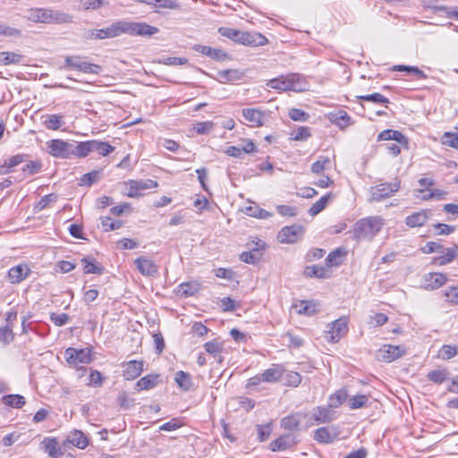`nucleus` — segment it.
<instances>
[{
	"instance_id": "f257e3e1",
	"label": "nucleus",
	"mask_w": 458,
	"mask_h": 458,
	"mask_svg": "<svg viewBox=\"0 0 458 458\" xmlns=\"http://www.w3.org/2000/svg\"><path fill=\"white\" fill-rule=\"evenodd\" d=\"M218 32L221 36L244 46H264L267 42L266 37L259 32L241 31L226 27L219 28Z\"/></svg>"
},
{
	"instance_id": "f03ea898",
	"label": "nucleus",
	"mask_w": 458,
	"mask_h": 458,
	"mask_svg": "<svg viewBox=\"0 0 458 458\" xmlns=\"http://www.w3.org/2000/svg\"><path fill=\"white\" fill-rule=\"evenodd\" d=\"M383 219L380 216H369L358 220L353 225V239L361 241L373 238L382 228Z\"/></svg>"
},
{
	"instance_id": "7ed1b4c3",
	"label": "nucleus",
	"mask_w": 458,
	"mask_h": 458,
	"mask_svg": "<svg viewBox=\"0 0 458 458\" xmlns=\"http://www.w3.org/2000/svg\"><path fill=\"white\" fill-rule=\"evenodd\" d=\"M47 153L59 159H70L79 157L78 143L73 144L61 139H53L46 143Z\"/></svg>"
},
{
	"instance_id": "20e7f679",
	"label": "nucleus",
	"mask_w": 458,
	"mask_h": 458,
	"mask_svg": "<svg viewBox=\"0 0 458 458\" xmlns=\"http://www.w3.org/2000/svg\"><path fill=\"white\" fill-rule=\"evenodd\" d=\"M301 75L299 73H290L287 75H282L277 78H274L267 81V85L274 89L281 91H304L306 83L301 81Z\"/></svg>"
},
{
	"instance_id": "39448f33",
	"label": "nucleus",
	"mask_w": 458,
	"mask_h": 458,
	"mask_svg": "<svg viewBox=\"0 0 458 458\" xmlns=\"http://www.w3.org/2000/svg\"><path fill=\"white\" fill-rule=\"evenodd\" d=\"M120 35L126 33L131 36L151 37L159 31V29L146 22L118 21Z\"/></svg>"
},
{
	"instance_id": "423d86ee",
	"label": "nucleus",
	"mask_w": 458,
	"mask_h": 458,
	"mask_svg": "<svg viewBox=\"0 0 458 458\" xmlns=\"http://www.w3.org/2000/svg\"><path fill=\"white\" fill-rule=\"evenodd\" d=\"M114 150V147L111 146L108 142L91 140L87 141L78 142L79 157H86L91 152L106 157Z\"/></svg>"
},
{
	"instance_id": "0eeeda50",
	"label": "nucleus",
	"mask_w": 458,
	"mask_h": 458,
	"mask_svg": "<svg viewBox=\"0 0 458 458\" xmlns=\"http://www.w3.org/2000/svg\"><path fill=\"white\" fill-rule=\"evenodd\" d=\"M401 182L398 179H394L391 182H383L370 188L371 202H379L386 198L393 196L400 189Z\"/></svg>"
},
{
	"instance_id": "6e6552de",
	"label": "nucleus",
	"mask_w": 458,
	"mask_h": 458,
	"mask_svg": "<svg viewBox=\"0 0 458 458\" xmlns=\"http://www.w3.org/2000/svg\"><path fill=\"white\" fill-rule=\"evenodd\" d=\"M304 232V227L299 224L284 226L277 233V240L284 244H293L302 239Z\"/></svg>"
},
{
	"instance_id": "1a4fd4ad",
	"label": "nucleus",
	"mask_w": 458,
	"mask_h": 458,
	"mask_svg": "<svg viewBox=\"0 0 458 458\" xmlns=\"http://www.w3.org/2000/svg\"><path fill=\"white\" fill-rule=\"evenodd\" d=\"M120 35L118 21L113 23L110 27L106 29L96 30H84L81 38L88 40H98L105 38H112Z\"/></svg>"
},
{
	"instance_id": "9d476101",
	"label": "nucleus",
	"mask_w": 458,
	"mask_h": 458,
	"mask_svg": "<svg viewBox=\"0 0 458 458\" xmlns=\"http://www.w3.org/2000/svg\"><path fill=\"white\" fill-rule=\"evenodd\" d=\"M66 361L72 366L79 364H89L91 361L92 352L89 348H72L69 347L64 352Z\"/></svg>"
},
{
	"instance_id": "9b49d317",
	"label": "nucleus",
	"mask_w": 458,
	"mask_h": 458,
	"mask_svg": "<svg viewBox=\"0 0 458 458\" xmlns=\"http://www.w3.org/2000/svg\"><path fill=\"white\" fill-rule=\"evenodd\" d=\"M311 416L317 424L330 423L337 419L336 411L329 407L328 404L314 407Z\"/></svg>"
},
{
	"instance_id": "f8f14e48",
	"label": "nucleus",
	"mask_w": 458,
	"mask_h": 458,
	"mask_svg": "<svg viewBox=\"0 0 458 458\" xmlns=\"http://www.w3.org/2000/svg\"><path fill=\"white\" fill-rule=\"evenodd\" d=\"M405 348L400 345L385 344L378 351V359L385 362H391L405 354Z\"/></svg>"
},
{
	"instance_id": "ddd939ff",
	"label": "nucleus",
	"mask_w": 458,
	"mask_h": 458,
	"mask_svg": "<svg viewBox=\"0 0 458 458\" xmlns=\"http://www.w3.org/2000/svg\"><path fill=\"white\" fill-rule=\"evenodd\" d=\"M338 436L339 430L335 425L318 428L314 432V439L320 444H331Z\"/></svg>"
},
{
	"instance_id": "4468645a",
	"label": "nucleus",
	"mask_w": 458,
	"mask_h": 458,
	"mask_svg": "<svg viewBox=\"0 0 458 458\" xmlns=\"http://www.w3.org/2000/svg\"><path fill=\"white\" fill-rule=\"evenodd\" d=\"M144 370V361L132 360L123 364V377L126 380H134Z\"/></svg>"
},
{
	"instance_id": "2eb2a0df",
	"label": "nucleus",
	"mask_w": 458,
	"mask_h": 458,
	"mask_svg": "<svg viewBox=\"0 0 458 458\" xmlns=\"http://www.w3.org/2000/svg\"><path fill=\"white\" fill-rule=\"evenodd\" d=\"M423 279L424 288L433 291L443 286L447 281V276L443 273L432 272L425 274Z\"/></svg>"
},
{
	"instance_id": "dca6fc26",
	"label": "nucleus",
	"mask_w": 458,
	"mask_h": 458,
	"mask_svg": "<svg viewBox=\"0 0 458 458\" xmlns=\"http://www.w3.org/2000/svg\"><path fill=\"white\" fill-rule=\"evenodd\" d=\"M157 186V182L151 179L131 181V187L127 195L130 198H135L141 195L142 191L154 189Z\"/></svg>"
},
{
	"instance_id": "f3484780",
	"label": "nucleus",
	"mask_w": 458,
	"mask_h": 458,
	"mask_svg": "<svg viewBox=\"0 0 458 458\" xmlns=\"http://www.w3.org/2000/svg\"><path fill=\"white\" fill-rule=\"evenodd\" d=\"M348 331L346 318L335 320L327 333L330 335V342L337 343Z\"/></svg>"
},
{
	"instance_id": "a211bd4d",
	"label": "nucleus",
	"mask_w": 458,
	"mask_h": 458,
	"mask_svg": "<svg viewBox=\"0 0 458 458\" xmlns=\"http://www.w3.org/2000/svg\"><path fill=\"white\" fill-rule=\"evenodd\" d=\"M192 49L216 61H224L228 58L227 53L222 49L212 48L211 47L195 44Z\"/></svg>"
},
{
	"instance_id": "6ab92c4d",
	"label": "nucleus",
	"mask_w": 458,
	"mask_h": 458,
	"mask_svg": "<svg viewBox=\"0 0 458 458\" xmlns=\"http://www.w3.org/2000/svg\"><path fill=\"white\" fill-rule=\"evenodd\" d=\"M134 264L140 273L146 276H152L158 272L157 266L150 259L141 256L134 260Z\"/></svg>"
},
{
	"instance_id": "aec40b11",
	"label": "nucleus",
	"mask_w": 458,
	"mask_h": 458,
	"mask_svg": "<svg viewBox=\"0 0 458 458\" xmlns=\"http://www.w3.org/2000/svg\"><path fill=\"white\" fill-rule=\"evenodd\" d=\"M17 320V311L12 309L6 313L5 325L2 327V342L6 344L13 339V323Z\"/></svg>"
},
{
	"instance_id": "412c9836",
	"label": "nucleus",
	"mask_w": 458,
	"mask_h": 458,
	"mask_svg": "<svg viewBox=\"0 0 458 458\" xmlns=\"http://www.w3.org/2000/svg\"><path fill=\"white\" fill-rule=\"evenodd\" d=\"M41 449L51 458H61L64 455V452L55 437H46L41 442Z\"/></svg>"
},
{
	"instance_id": "4be33fe9",
	"label": "nucleus",
	"mask_w": 458,
	"mask_h": 458,
	"mask_svg": "<svg viewBox=\"0 0 458 458\" xmlns=\"http://www.w3.org/2000/svg\"><path fill=\"white\" fill-rule=\"evenodd\" d=\"M294 445V437L291 434H284L272 441L269 445V448L273 452H279L287 450Z\"/></svg>"
},
{
	"instance_id": "5701e85b",
	"label": "nucleus",
	"mask_w": 458,
	"mask_h": 458,
	"mask_svg": "<svg viewBox=\"0 0 458 458\" xmlns=\"http://www.w3.org/2000/svg\"><path fill=\"white\" fill-rule=\"evenodd\" d=\"M30 272L27 265H17L8 271L7 277L12 284H19L28 277Z\"/></svg>"
},
{
	"instance_id": "b1692460",
	"label": "nucleus",
	"mask_w": 458,
	"mask_h": 458,
	"mask_svg": "<svg viewBox=\"0 0 458 458\" xmlns=\"http://www.w3.org/2000/svg\"><path fill=\"white\" fill-rule=\"evenodd\" d=\"M394 140L401 145H408V139L399 131L386 129L377 135V141Z\"/></svg>"
},
{
	"instance_id": "393cba45",
	"label": "nucleus",
	"mask_w": 458,
	"mask_h": 458,
	"mask_svg": "<svg viewBox=\"0 0 458 458\" xmlns=\"http://www.w3.org/2000/svg\"><path fill=\"white\" fill-rule=\"evenodd\" d=\"M242 115L252 126L259 127L264 124L265 114L259 109L244 108Z\"/></svg>"
},
{
	"instance_id": "a878e982",
	"label": "nucleus",
	"mask_w": 458,
	"mask_h": 458,
	"mask_svg": "<svg viewBox=\"0 0 458 458\" xmlns=\"http://www.w3.org/2000/svg\"><path fill=\"white\" fill-rule=\"evenodd\" d=\"M284 372V366L281 364H274L271 368L261 373L263 382L276 383L280 380Z\"/></svg>"
},
{
	"instance_id": "bb28decb",
	"label": "nucleus",
	"mask_w": 458,
	"mask_h": 458,
	"mask_svg": "<svg viewBox=\"0 0 458 458\" xmlns=\"http://www.w3.org/2000/svg\"><path fill=\"white\" fill-rule=\"evenodd\" d=\"M304 417L305 415H303L301 412H295L286 417H284L280 422L281 428L290 431L297 430Z\"/></svg>"
},
{
	"instance_id": "cd10ccee",
	"label": "nucleus",
	"mask_w": 458,
	"mask_h": 458,
	"mask_svg": "<svg viewBox=\"0 0 458 458\" xmlns=\"http://www.w3.org/2000/svg\"><path fill=\"white\" fill-rule=\"evenodd\" d=\"M26 404V399L23 395L18 394H10L2 395V405L13 409H21Z\"/></svg>"
},
{
	"instance_id": "c85d7f7f",
	"label": "nucleus",
	"mask_w": 458,
	"mask_h": 458,
	"mask_svg": "<svg viewBox=\"0 0 458 458\" xmlns=\"http://www.w3.org/2000/svg\"><path fill=\"white\" fill-rule=\"evenodd\" d=\"M205 351L212 355L218 363H222L224 359L220 355L223 351V343L218 339H214L204 344Z\"/></svg>"
},
{
	"instance_id": "c756f323",
	"label": "nucleus",
	"mask_w": 458,
	"mask_h": 458,
	"mask_svg": "<svg viewBox=\"0 0 458 458\" xmlns=\"http://www.w3.org/2000/svg\"><path fill=\"white\" fill-rule=\"evenodd\" d=\"M67 441L80 449H85L89 445V438L81 430L74 429L70 432L67 437Z\"/></svg>"
},
{
	"instance_id": "7c9ffc66",
	"label": "nucleus",
	"mask_w": 458,
	"mask_h": 458,
	"mask_svg": "<svg viewBox=\"0 0 458 458\" xmlns=\"http://www.w3.org/2000/svg\"><path fill=\"white\" fill-rule=\"evenodd\" d=\"M428 218V212L426 210H420L419 212L412 213L405 218V224L409 227H419L425 225Z\"/></svg>"
},
{
	"instance_id": "2f4dec72",
	"label": "nucleus",
	"mask_w": 458,
	"mask_h": 458,
	"mask_svg": "<svg viewBox=\"0 0 458 458\" xmlns=\"http://www.w3.org/2000/svg\"><path fill=\"white\" fill-rule=\"evenodd\" d=\"M199 291V284L197 282L182 283L177 286L176 294L180 297H191Z\"/></svg>"
},
{
	"instance_id": "473e14b6",
	"label": "nucleus",
	"mask_w": 458,
	"mask_h": 458,
	"mask_svg": "<svg viewBox=\"0 0 458 458\" xmlns=\"http://www.w3.org/2000/svg\"><path fill=\"white\" fill-rule=\"evenodd\" d=\"M81 261L83 265V270L85 274H103L104 267L100 264L97 263L93 257L86 256L82 258Z\"/></svg>"
},
{
	"instance_id": "72a5a7b5",
	"label": "nucleus",
	"mask_w": 458,
	"mask_h": 458,
	"mask_svg": "<svg viewBox=\"0 0 458 458\" xmlns=\"http://www.w3.org/2000/svg\"><path fill=\"white\" fill-rule=\"evenodd\" d=\"M159 377L158 374H148L141 377L136 383L137 391L149 390L156 387L159 382Z\"/></svg>"
},
{
	"instance_id": "f704fd0d",
	"label": "nucleus",
	"mask_w": 458,
	"mask_h": 458,
	"mask_svg": "<svg viewBox=\"0 0 458 458\" xmlns=\"http://www.w3.org/2000/svg\"><path fill=\"white\" fill-rule=\"evenodd\" d=\"M243 212L245 215L259 218V219H267L273 216L272 213L261 208L259 205L254 202H251L250 205L244 208Z\"/></svg>"
},
{
	"instance_id": "c9c22d12",
	"label": "nucleus",
	"mask_w": 458,
	"mask_h": 458,
	"mask_svg": "<svg viewBox=\"0 0 458 458\" xmlns=\"http://www.w3.org/2000/svg\"><path fill=\"white\" fill-rule=\"evenodd\" d=\"M72 15L58 10L48 9V23L64 24L72 22Z\"/></svg>"
},
{
	"instance_id": "e433bc0d",
	"label": "nucleus",
	"mask_w": 458,
	"mask_h": 458,
	"mask_svg": "<svg viewBox=\"0 0 458 458\" xmlns=\"http://www.w3.org/2000/svg\"><path fill=\"white\" fill-rule=\"evenodd\" d=\"M27 19L33 22L48 23V9L46 8H31L28 10Z\"/></svg>"
},
{
	"instance_id": "4c0bfd02",
	"label": "nucleus",
	"mask_w": 458,
	"mask_h": 458,
	"mask_svg": "<svg viewBox=\"0 0 458 458\" xmlns=\"http://www.w3.org/2000/svg\"><path fill=\"white\" fill-rule=\"evenodd\" d=\"M346 254L347 252L344 249H335V250L331 251L326 258L327 266L328 267L340 266L343 263L344 258L346 256Z\"/></svg>"
},
{
	"instance_id": "58836bf2",
	"label": "nucleus",
	"mask_w": 458,
	"mask_h": 458,
	"mask_svg": "<svg viewBox=\"0 0 458 458\" xmlns=\"http://www.w3.org/2000/svg\"><path fill=\"white\" fill-rule=\"evenodd\" d=\"M217 75L223 83L233 82L242 78L243 73L236 69H227L218 71Z\"/></svg>"
},
{
	"instance_id": "ea45409f",
	"label": "nucleus",
	"mask_w": 458,
	"mask_h": 458,
	"mask_svg": "<svg viewBox=\"0 0 458 458\" xmlns=\"http://www.w3.org/2000/svg\"><path fill=\"white\" fill-rule=\"evenodd\" d=\"M24 163L21 170L25 177L38 174L43 165L40 160H28V157Z\"/></svg>"
},
{
	"instance_id": "a19ab883",
	"label": "nucleus",
	"mask_w": 458,
	"mask_h": 458,
	"mask_svg": "<svg viewBox=\"0 0 458 458\" xmlns=\"http://www.w3.org/2000/svg\"><path fill=\"white\" fill-rule=\"evenodd\" d=\"M25 56L18 52H2V65L23 64Z\"/></svg>"
},
{
	"instance_id": "79ce46f5",
	"label": "nucleus",
	"mask_w": 458,
	"mask_h": 458,
	"mask_svg": "<svg viewBox=\"0 0 458 458\" xmlns=\"http://www.w3.org/2000/svg\"><path fill=\"white\" fill-rule=\"evenodd\" d=\"M174 381L178 387L183 391L191 390L193 385L191 375L182 370H179L175 373Z\"/></svg>"
},
{
	"instance_id": "37998d69",
	"label": "nucleus",
	"mask_w": 458,
	"mask_h": 458,
	"mask_svg": "<svg viewBox=\"0 0 458 458\" xmlns=\"http://www.w3.org/2000/svg\"><path fill=\"white\" fill-rule=\"evenodd\" d=\"M63 114H47L43 121L44 126L52 131L59 130L64 123Z\"/></svg>"
},
{
	"instance_id": "c03bdc74",
	"label": "nucleus",
	"mask_w": 458,
	"mask_h": 458,
	"mask_svg": "<svg viewBox=\"0 0 458 458\" xmlns=\"http://www.w3.org/2000/svg\"><path fill=\"white\" fill-rule=\"evenodd\" d=\"M304 274L309 277L328 278V269L320 265H312L305 267Z\"/></svg>"
},
{
	"instance_id": "a18cd8bd",
	"label": "nucleus",
	"mask_w": 458,
	"mask_h": 458,
	"mask_svg": "<svg viewBox=\"0 0 458 458\" xmlns=\"http://www.w3.org/2000/svg\"><path fill=\"white\" fill-rule=\"evenodd\" d=\"M348 397L346 389H339L335 393L332 394L328 398V405L333 410L341 406Z\"/></svg>"
},
{
	"instance_id": "49530a36",
	"label": "nucleus",
	"mask_w": 458,
	"mask_h": 458,
	"mask_svg": "<svg viewBox=\"0 0 458 458\" xmlns=\"http://www.w3.org/2000/svg\"><path fill=\"white\" fill-rule=\"evenodd\" d=\"M257 248H255L252 251H244L240 255V259L247 264L255 265L259 259V257H258L254 251H258L259 249H264L265 242L259 240L257 242Z\"/></svg>"
},
{
	"instance_id": "de8ad7c7",
	"label": "nucleus",
	"mask_w": 458,
	"mask_h": 458,
	"mask_svg": "<svg viewBox=\"0 0 458 458\" xmlns=\"http://www.w3.org/2000/svg\"><path fill=\"white\" fill-rule=\"evenodd\" d=\"M332 199V194L327 193L322 196L318 200H317L309 209V214L312 216H317L322 210L325 209L329 200Z\"/></svg>"
},
{
	"instance_id": "09e8293b",
	"label": "nucleus",
	"mask_w": 458,
	"mask_h": 458,
	"mask_svg": "<svg viewBox=\"0 0 458 458\" xmlns=\"http://www.w3.org/2000/svg\"><path fill=\"white\" fill-rule=\"evenodd\" d=\"M27 157L28 156L23 154H18L10 157L4 165H2V169H5L3 173H11L13 167L23 164Z\"/></svg>"
},
{
	"instance_id": "8fccbe9b",
	"label": "nucleus",
	"mask_w": 458,
	"mask_h": 458,
	"mask_svg": "<svg viewBox=\"0 0 458 458\" xmlns=\"http://www.w3.org/2000/svg\"><path fill=\"white\" fill-rule=\"evenodd\" d=\"M101 174V170H93L89 173L84 174L80 179L79 185L86 187L91 186L100 179Z\"/></svg>"
},
{
	"instance_id": "3c124183",
	"label": "nucleus",
	"mask_w": 458,
	"mask_h": 458,
	"mask_svg": "<svg viewBox=\"0 0 458 458\" xmlns=\"http://www.w3.org/2000/svg\"><path fill=\"white\" fill-rule=\"evenodd\" d=\"M332 122L340 129H344L352 123L351 116L345 111H339L332 115Z\"/></svg>"
},
{
	"instance_id": "603ef678",
	"label": "nucleus",
	"mask_w": 458,
	"mask_h": 458,
	"mask_svg": "<svg viewBox=\"0 0 458 458\" xmlns=\"http://www.w3.org/2000/svg\"><path fill=\"white\" fill-rule=\"evenodd\" d=\"M446 369H434L428 373V379L436 384H442L447 378Z\"/></svg>"
},
{
	"instance_id": "864d4df0",
	"label": "nucleus",
	"mask_w": 458,
	"mask_h": 458,
	"mask_svg": "<svg viewBox=\"0 0 458 458\" xmlns=\"http://www.w3.org/2000/svg\"><path fill=\"white\" fill-rule=\"evenodd\" d=\"M369 396L366 394H357L349 399V406L352 410H356L367 406Z\"/></svg>"
},
{
	"instance_id": "5fc2aeb1",
	"label": "nucleus",
	"mask_w": 458,
	"mask_h": 458,
	"mask_svg": "<svg viewBox=\"0 0 458 458\" xmlns=\"http://www.w3.org/2000/svg\"><path fill=\"white\" fill-rule=\"evenodd\" d=\"M458 353V345L445 344L439 351V357L443 360H450Z\"/></svg>"
},
{
	"instance_id": "6e6d98bb",
	"label": "nucleus",
	"mask_w": 458,
	"mask_h": 458,
	"mask_svg": "<svg viewBox=\"0 0 458 458\" xmlns=\"http://www.w3.org/2000/svg\"><path fill=\"white\" fill-rule=\"evenodd\" d=\"M84 59L80 55H69L64 59V67L81 71Z\"/></svg>"
},
{
	"instance_id": "4d7b16f0",
	"label": "nucleus",
	"mask_w": 458,
	"mask_h": 458,
	"mask_svg": "<svg viewBox=\"0 0 458 458\" xmlns=\"http://www.w3.org/2000/svg\"><path fill=\"white\" fill-rule=\"evenodd\" d=\"M357 98L363 101H369V102L378 103V104H388L389 103V99L380 93H372L369 95H362V96H359Z\"/></svg>"
},
{
	"instance_id": "13d9d810",
	"label": "nucleus",
	"mask_w": 458,
	"mask_h": 458,
	"mask_svg": "<svg viewBox=\"0 0 458 458\" xmlns=\"http://www.w3.org/2000/svg\"><path fill=\"white\" fill-rule=\"evenodd\" d=\"M258 439L260 442L266 441L272 432V422L264 425H257Z\"/></svg>"
},
{
	"instance_id": "bf43d9fd",
	"label": "nucleus",
	"mask_w": 458,
	"mask_h": 458,
	"mask_svg": "<svg viewBox=\"0 0 458 458\" xmlns=\"http://www.w3.org/2000/svg\"><path fill=\"white\" fill-rule=\"evenodd\" d=\"M445 301L451 304H458V285L449 286L443 292Z\"/></svg>"
},
{
	"instance_id": "052dcab7",
	"label": "nucleus",
	"mask_w": 458,
	"mask_h": 458,
	"mask_svg": "<svg viewBox=\"0 0 458 458\" xmlns=\"http://www.w3.org/2000/svg\"><path fill=\"white\" fill-rule=\"evenodd\" d=\"M80 2L82 4L84 11L98 10L107 4L106 0H80Z\"/></svg>"
},
{
	"instance_id": "680f3d73",
	"label": "nucleus",
	"mask_w": 458,
	"mask_h": 458,
	"mask_svg": "<svg viewBox=\"0 0 458 458\" xmlns=\"http://www.w3.org/2000/svg\"><path fill=\"white\" fill-rule=\"evenodd\" d=\"M101 225L106 232H109L120 228L122 226V222L113 220L111 217L106 216L102 218Z\"/></svg>"
},
{
	"instance_id": "e2e57ef3",
	"label": "nucleus",
	"mask_w": 458,
	"mask_h": 458,
	"mask_svg": "<svg viewBox=\"0 0 458 458\" xmlns=\"http://www.w3.org/2000/svg\"><path fill=\"white\" fill-rule=\"evenodd\" d=\"M50 320L56 326V327H62L68 323L70 320V317L66 313H55L52 312L50 314Z\"/></svg>"
},
{
	"instance_id": "0e129e2a",
	"label": "nucleus",
	"mask_w": 458,
	"mask_h": 458,
	"mask_svg": "<svg viewBox=\"0 0 458 458\" xmlns=\"http://www.w3.org/2000/svg\"><path fill=\"white\" fill-rule=\"evenodd\" d=\"M329 157H320L318 160L311 165V172L317 174L322 173L326 168V165L329 164Z\"/></svg>"
},
{
	"instance_id": "69168bd1",
	"label": "nucleus",
	"mask_w": 458,
	"mask_h": 458,
	"mask_svg": "<svg viewBox=\"0 0 458 458\" xmlns=\"http://www.w3.org/2000/svg\"><path fill=\"white\" fill-rule=\"evenodd\" d=\"M316 312L315 304H312L311 301H300V309L298 310L299 314L311 316Z\"/></svg>"
},
{
	"instance_id": "338daca9",
	"label": "nucleus",
	"mask_w": 458,
	"mask_h": 458,
	"mask_svg": "<svg viewBox=\"0 0 458 458\" xmlns=\"http://www.w3.org/2000/svg\"><path fill=\"white\" fill-rule=\"evenodd\" d=\"M104 381L102 374L98 370L92 369L89 374V386L98 387L101 386Z\"/></svg>"
},
{
	"instance_id": "774afa93",
	"label": "nucleus",
	"mask_w": 458,
	"mask_h": 458,
	"mask_svg": "<svg viewBox=\"0 0 458 458\" xmlns=\"http://www.w3.org/2000/svg\"><path fill=\"white\" fill-rule=\"evenodd\" d=\"M443 143L446 146L458 149V134L454 132H445L444 134Z\"/></svg>"
}]
</instances>
